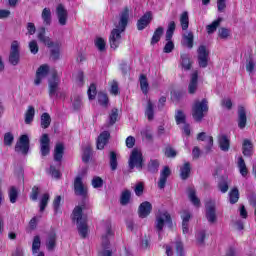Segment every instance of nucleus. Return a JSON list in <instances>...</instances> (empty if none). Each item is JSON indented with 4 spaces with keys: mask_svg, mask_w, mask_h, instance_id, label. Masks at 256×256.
Here are the masks:
<instances>
[{
    "mask_svg": "<svg viewBox=\"0 0 256 256\" xmlns=\"http://www.w3.org/2000/svg\"><path fill=\"white\" fill-rule=\"evenodd\" d=\"M49 125H51V115H49L47 112H44L41 115V127L42 129H49Z\"/></svg>",
    "mask_w": 256,
    "mask_h": 256,
    "instance_id": "obj_42",
    "label": "nucleus"
},
{
    "mask_svg": "<svg viewBox=\"0 0 256 256\" xmlns=\"http://www.w3.org/2000/svg\"><path fill=\"white\" fill-rule=\"evenodd\" d=\"M231 35V30L227 28H220L219 29V37L220 39H227Z\"/></svg>",
    "mask_w": 256,
    "mask_h": 256,
    "instance_id": "obj_61",
    "label": "nucleus"
},
{
    "mask_svg": "<svg viewBox=\"0 0 256 256\" xmlns=\"http://www.w3.org/2000/svg\"><path fill=\"white\" fill-rule=\"evenodd\" d=\"M193 32H186L182 36V45L188 47V49H193Z\"/></svg>",
    "mask_w": 256,
    "mask_h": 256,
    "instance_id": "obj_27",
    "label": "nucleus"
},
{
    "mask_svg": "<svg viewBox=\"0 0 256 256\" xmlns=\"http://www.w3.org/2000/svg\"><path fill=\"white\" fill-rule=\"evenodd\" d=\"M175 49V44H173V41H168L164 46V53H171Z\"/></svg>",
    "mask_w": 256,
    "mask_h": 256,
    "instance_id": "obj_64",
    "label": "nucleus"
},
{
    "mask_svg": "<svg viewBox=\"0 0 256 256\" xmlns=\"http://www.w3.org/2000/svg\"><path fill=\"white\" fill-rule=\"evenodd\" d=\"M119 119V110L117 108H113L109 114L108 125L113 126L117 123Z\"/></svg>",
    "mask_w": 256,
    "mask_h": 256,
    "instance_id": "obj_40",
    "label": "nucleus"
},
{
    "mask_svg": "<svg viewBox=\"0 0 256 256\" xmlns=\"http://www.w3.org/2000/svg\"><path fill=\"white\" fill-rule=\"evenodd\" d=\"M181 60L182 67L185 68L186 71H189V69H191V59L189 58V54H182Z\"/></svg>",
    "mask_w": 256,
    "mask_h": 256,
    "instance_id": "obj_46",
    "label": "nucleus"
},
{
    "mask_svg": "<svg viewBox=\"0 0 256 256\" xmlns=\"http://www.w3.org/2000/svg\"><path fill=\"white\" fill-rule=\"evenodd\" d=\"M57 247V234L55 231H50L46 238V249L48 251H55Z\"/></svg>",
    "mask_w": 256,
    "mask_h": 256,
    "instance_id": "obj_20",
    "label": "nucleus"
},
{
    "mask_svg": "<svg viewBox=\"0 0 256 256\" xmlns=\"http://www.w3.org/2000/svg\"><path fill=\"white\" fill-rule=\"evenodd\" d=\"M13 141H15V137L11 134V132H7L4 135V145L11 147V145H13Z\"/></svg>",
    "mask_w": 256,
    "mask_h": 256,
    "instance_id": "obj_55",
    "label": "nucleus"
},
{
    "mask_svg": "<svg viewBox=\"0 0 256 256\" xmlns=\"http://www.w3.org/2000/svg\"><path fill=\"white\" fill-rule=\"evenodd\" d=\"M130 201H131V191L124 190L120 196V204L129 205Z\"/></svg>",
    "mask_w": 256,
    "mask_h": 256,
    "instance_id": "obj_45",
    "label": "nucleus"
},
{
    "mask_svg": "<svg viewBox=\"0 0 256 256\" xmlns=\"http://www.w3.org/2000/svg\"><path fill=\"white\" fill-rule=\"evenodd\" d=\"M50 196L49 194H44L40 200V213H43L45 211V208L47 207V204L49 203Z\"/></svg>",
    "mask_w": 256,
    "mask_h": 256,
    "instance_id": "obj_51",
    "label": "nucleus"
},
{
    "mask_svg": "<svg viewBox=\"0 0 256 256\" xmlns=\"http://www.w3.org/2000/svg\"><path fill=\"white\" fill-rule=\"evenodd\" d=\"M42 20H43V25H45V27H49V25H51L53 19L51 16V8H44L42 10V14H41Z\"/></svg>",
    "mask_w": 256,
    "mask_h": 256,
    "instance_id": "obj_28",
    "label": "nucleus"
},
{
    "mask_svg": "<svg viewBox=\"0 0 256 256\" xmlns=\"http://www.w3.org/2000/svg\"><path fill=\"white\" fill-rule=\"evenodd\" d=\"M171 176V169L169 166H164L162 171L160 172V178L158 181L159 189H165V185H167V179Z\"/></svg>",
    "mask_w": 256,
    "mask_h": 256,
    "instance_id": "obj_18",
    "label": "nucleus"
},
{
    "mask_svg": "<svg viewBox=\"0 0 256 256\" xmlns=\"http://www.w3.org/2000/svg\"><path fill=\"white\" fill-rule=\"evenodd\" d=\"M155 106L151 100H148L145 110V116L147 117L148 121H153L155 117Z\"/></svg>",
    "mask_w": 256,
    "mask_h": 256,
    "instance_id": "obj_29",
    "label": "nucleus"
},
{
    "mask_svg": "<svg viewBox=\"0 0 256 256\" xmlns=\"http://www.w3.org/2000/svg\"><path fill=\"white\" fill-rule=\"evenodd\" d=\"M74 193L83 199H85L89 193L87 184L83 183V178L81 176H77L74 180Z\"/></svg>",
    "mask_w": 256,
    "mask_h": 256,
    "instance_id": "obj_8",
    "label": "nucleus"
},
{
    "mask_svg": "<svg viewBox=\"0 0 256 256\" xmlns=\"http://www.w3.org/2000/svg\"><path fill=\"white\" fill-rule=\"evenodd\" d=\"M45 27H41L38 31V40L40 43H43V45H46L49 49L56 45L58 42H53L49 36L46 35Z\"/></svg>",
    "mask_w": 256,
    "mask_h": 256,
    "instance_id": "obj_14",
    "label": "nucleus"
},
{
    "mask_svg": "<svg viewBox=\"0 0 256 256\" xmlns=\"http://www.w3.org/2000/svg\"><path fill=\"white\" fill-rule=\"evenodd\" d=\"M209 112V101L207 99L196 100L192 106V117L197 123H201Z\"/></svg>",
    "mask_w": 256,
    "mask_h": 256,
    "instance_id": "obj_4",
    "label": "nucleus"
},
{
    "mask_svg": "<svg viewBox=\"0 0 256 256\" xmlns=\"http://www.w3.org/2000/svg\"><path fill=\"white\" fill-rule=\"evenodd\" d=\"M51 139L49 134H43L40 138V153L42 157H47L51 153Z\"/></svg>",
    "mask_w": 256,
    "mask_h": 256,
    "instance_id": "obj_13",
    "label": "nucleus"
},
{
    "mask_svg": "<svg viewBox=\"0 0 256 256\" xmlns=\"http://www.w3.org/2000/svg\"><path fill=\"white\" fill-rule=\"evenodd\" d=\"M60 49L61 44H59V42L57 44H54L53 47H51L50 57L51 59H53V61H57L61 57Z\"/></svg>",
    "mask_w": 256,
    "mask_h": 256,
    "instance_id": "obj_36",
    "label": "nucleus"
},
{
    "mask_svg": "<svg viewBox=\"0 0 256 256\" xmlns=\"http://www.w3.org/2000/svg\"><path fill=\"white\" fill-rule=\"evenodd\" d=\"M89 159H91V146H87L84 149L83 155H82V161L84 163H89Z\"/></svg>",
    "mask_w": 256,
    "mask_h": 256,
    "instance_id": "obj_57",
    "label": "nucleus"
},
{
    "mask_svg": "<svg viewBox=\"0 0 256 256\" xmlns=\"http://www.w3.org/2000/svg\"><path fill=\"white\" fill-rule=\"evenodd\" d=\"M30 140L27 134L20 136L19 140L15 145L16 153H21V155H27L29 153Z\"/></svg>",
    "mask_w": 256,
    "mask_h": 256,
    "instance_id": "obj_9",
    "label": "nucleus"
},
{
    "mask_svg": "<svg viewBox=\"0 0 256 256\" xmlns=\"http://www.w3.org/2000/svg\"><path fill=\"white\" fill-rule=\"evenodd\" d=\"M218 147L224 152L227 153L231 149V140L228 135L219 134L217 137Z\"/></svg>",
    "mask_w": 256,
    "mask_h": 256,
    "instance_id": "obj_17",
    "label": "nucleus"
},
{
    "mask_svg": "<svg viewBox=\"0 0 256 256\" xmlns=\"http://www.w3.org/2000/svg\"><path fill=\"white\" fill-rule=\"evenodd\" d=\"M246 71H248V73H253V71H255V60H253L252 57L246 61Z\"/></svg>",
    "mask_w": 256,
    "mask_h": 256,
    "instance_id": "obj_58",
    "label": "nucleus"
},
{
    "mask_svg": "<svg viewBox=\"0 0 256 256\" xmlns=\"http://www.w3.org/2000/svg\"><path fill=\"white\" fill-rule=\"evenodd\" d=\"M163 33H164L163 27H158L154 31V34L152 36L151 45H155L156 43H159V41H161V37L163 36Z\"/></svg>",
    "mask_w": 256,
    "mask_h": 256,
    "instance_id": "obj_39",
    "label": "nucleus"
},
{
    "mask_svg": "<svg viewBox=\"0 0 256 256\" xmlns=\"http://www.w3.org/2000/svg\"><path fill=\"white\" fill-rule=\"evenodd\" d=\"M87 93L88 99H90V101H93V99L97 97V86H95V84H91Z\"/></svg>",
    "mask_w": 256,
    "mask_h": 256,
    "instance_id": "obj_54",
    "label": "nucleus"
},
{
    "mask_svg": "<svg viewBox=\"0 0 256 256\" xmlns=\"http://www.w3.org/2000/svg\"><path fill=\"white\" fill-rule=\"evenodd\" d=\"M165 225H171V214L166 210L158 211L156 214L155 227L159 232V237H161V231H163Z\"/></svg>",
    "mask_w": 256,
    "mask_h": 256,
    "instance_id": "obj_6",
    "label": "nucleus"
},
{
    "mask_svg": "<svg viewBox=\"0 0 256 256\" xmlns=\"http://www.w3.org/2000/svg\"><path fill=\"white\" fill-rule=\"evenodd\" d=\"M206 219L208 223H217V213L215 210V203H206Z\"/></svg>",
    "mask_w": 256,
    "mask_h": 256,
    "instance_id": "obj_16",
    "label": "nucleus"
},
{
    "mask_svg": "<svg viewBox=\"0 0 256 256\" xmlns=\"http://www.w3.org/2000/svg\"><path fill=\"white\" fill-rule=\"evenodd\" d=\"M197 141H206V153L213 149V136H207V133L201 132L197 135Z\"/></svg>",
    "mask_w": 256,
    "mask_h": 256,
    "instance_id": "obj_23",
    "label": "nucleus"
},
{
    "mask_svg": "<svg viewBox=\"0 0 256 256\" xmlns=\"http://www.w3.org/2000/svg\"><path fill=\"white\" fill-rule=\"evenodd\" d=\"M111 134L108 131L102 132L97 139V149L103 150L105 149V145L109 143V138Z\"/></svg>",
    "mask_w": 256,
    "mask_h": 256,
    "instance_id": "obj_22",
    "label": "nucleus"
},
{
    "mask_svg": "<svg viewBox=\"0 0 256 256\" xmlns=\"http://www.w3.org/2000/svg\"><path fill=\"white\" fill-rule=\"evenodd\" d=\"M65 154V146L63 143H57L54 148V161L61 163L63 155Z\"/></svg>",
    "mask_w": 256,
    "mask_h": 256,
    "instance_id": "obj_25",
    "label": "nucleus"
},
{
    "mask_svg": "<svg viewBox=\"0 0 256 256\" xmlns=\"http://www.w3.org/2000/svg\"><path fill=\"white\" fill-rule=\"evenodd\" d=\"M129 7H124L120 13L118 22L114 23L115 28L111 31L109 42L111 49H117L121 45V33L125 32L129 23Z\"/></svg>",
    "mask_w": 256,
    "mask_h": 256,
    "instance_id": "obj_1",
    "label": "nucleus"
},
{
    "mask_svg": "<svg viewBox=\"0 0 256 256\" xmlns=\"http://www.w3.org/2000/svg\"><path fill=\"white\" fill-rule=\"evenodd\" d=\"M104 234L102 235V250L99 252V256H111L113 251L109 249L111 243L109 242V237H113L114 233L111 229V221H106L103 223Z\"/></svg>",
    "mask_w": 256,
    "mask_h": 256,
    "instance_id": "obj_3",
    "label": "nucleus"
},
{
    "mask_svg": "<svg viewBox=\"0 0 256 256\" xmlns=\"http://www.w3.org/2000/svg\"><path fill=\"white\" fill-rule=\"evenodd\" d=\"M95 46L97 47L98 50L105 51V46H106L105 40L103 38H97L95 40Z\"/></svg>",
    "mask_w": 256,
    "mask_h": 256,
    "instance_id": "obj_60",
    "label": "nucleus"
},
{
    "mask_svg": "<svg viewBox=\"0 0 256 256\" xmlns=\"http://www.w3.org/2000/svg\"><path fill=\"white\" fill-rule=\"evenodd\" d=\"M159 165H160V162L158 159H151L148 162V166H147L149 173H157L159 171Z\"/></svg>",
    "mask_w": 256,
    "mask_h": 256,
    "instance_id": "obj_41",
    "label": "nucleus"
},
{
    "mask_svg": "<svg viewBox=\"0 0 256 256\" xmlns=\"http://www.w3.org/2000/svg\"><path fill=\"white\" fill-rule=\"evenodd\" d=\"M197 53L199 67L205 69V67L209 65V50H207V47L205 45H201L199 46Z\"/></svg>",
    "mask_w": 256,
    "mask_h": 256,
    "instance_id": "obj_12",
    "label": "nucleus"
},
{
    "mask_svg": "<svg viewBox=\"0 0 256 256\" xmlns=\"http://www.w3.org/2000/svg\"><path fill=\"white\" fill-rule=\"evenodd\" d=\"M238 169L240 172V175H242V177H247V165L245 164V160L243 159V157H239L238 158Z\"/></svg>",
    "mask_w": 256,
    "mask_h": 256,
    "instance_id": "obj_43",
    "label": "nucleus"
},
{
    "mask_svg": "<svg viewBox=\"0 0 256 256\" xmlns=\"http://www.w3.org/2000/svg\"><path fill=\"white\" fill-rule=\"evenodd\" d=\"M229 203L231 205H235L239 201V189L237 187H234L229 193Z\"/></svg>",
    "mask_w": 256,
    "mask_h": 256,
    "instance_id": "obj_35",
    "label": "nucleus"
},
{
    "mask_svg": "<svg viewBox=\"0 0 256 256\" xmlns=\"http://www.w3.org/2000/svg\"><path fill=\"white\" fill-rule=\"evenodd\" d=\"M128 167L130 169V173L133 172L134 167L141 171L143 169V154L138 149H133L128 160Z\"/></svg>",
    "mask_w": 256,
    "mask_h": 256,
    "instance_id": "obj_5",
    "label": "nucleus"
},
{
    "mask_svg": "<svg viewBox=\"0 0 256 256\" xmlns=\"http://www.w3.org/2000/svg\"><path fill=\"white\" fill-rule=\"evenodd\" d=\"M39 219H41V216H34L30 222H29V227L30 229L35 230L37 229V223H39Z\"/></svg>",
    "mask_w": 256,
    "mask_h": 256,
    "instance_id": "obj_62",
    "label": "nucleus"
},
{
    "mask_svg": "<svg viewBox=\"0 0 256 256\" xmlns=\"http://www.w3.org/2000/svg\"><path fill=\"white\" fill-rule=\"evenodd\" d=\"M39 249H41V238L39 236H35L32 243V253L35 255V253L39 252Z\"/></svg>",
    "mask_w": 256,
    "mask_h": 256,
    "instance_id": "obj_49",
    "label": "nucleus"
},
{
    "mask_svg": "<svg viewBox=\"0 0 256 256\" xmlns=\"http://www.w3.org/2000/svg\"><path fill=\"white\" fill-rule=\"evenodd\" d=\"M217 189L220 193H227L229 191V180L227 178H222L218 181Z\"/></svg>",
    "mask_w": 256,
    "mask_h": 256,
    "instance_id": "obj_37",
    "label": "nucleus"
},
{
    "mask_svg": "<svg viewBox=\"0 0 256 256\" xmlns=\"http://www.w3.org/2000/svg\"><path fill=\"white\" fill-rule=\"evenodd\" d=\"M61 83V79L57 75V72L55 71L52 74V77L48 80V91H49V97H59V84Z\"/></svg>",
    "mask_w": 256,
    "mask_h": 256,
    "instance_id": "obj_7",
    "label": "nucleus"
},
{
    "mask_svg": "<svg viewBox=\"0 0 256 256\" xmlns=\"http://www.w3.org/2000/svg\"><path fill=\"white\" fill-rule=\"evenodd\" d=\"M180 25L183 31H187L189 29V12L184 11L180 15Z\"/></svg>",
    "mask_w": 256,
    "mask_h": 256,
    "instance_id": "obj_31",
    "label": "nucleus"
},
{
    "mask_svg": "<svg viewBox=\"0 0 256 256\" xmlns=\"http://www.w3.org/2000/svg\"><path fill=\"white\" fill-rule=\"evenodd\" d=\"M17 197H19V193L17 192V188L12 186L9 191V198L11 203H17Z\"/></svg>",
    "mask_w": 256,
    "mask_h": 256,
    "instance_id": "obj_53",
    "label": "nucleus"
},
{
    "mask_svg": "<svg viewBox=\"0 0 256 256\" xmlns=\"http://www.w3.org/2000/svg\"><path fill=\"white\" fill-rule=\"evenodd\" d=\"M149 23H151V14L150 12H147L137 22L138 31H143V29H145Z\"/></svg>",
    "mask_w": 256,
    "mask_h": 256,
    "instance_id": "obj_26",
    "label": "nucleus"
},
{
    "mask_svg": "<svg viewBox=\"0 0 256 256\" xmlns=\"http://www.w3.org/2000/svg\"><path fill=\"white\" fill-rule=\"evenodd\" d=\"M98 102L102 107H107V104L109 103V97H107V94L103 92L98 93Z\"/></svg>",
    "mask_w": 256,
    "mask_h": 256,
    "instance_id": "obj_52",
    "label": "nucleus"
},
{
    "mask_svg": "<svg viewBox=\"0 0 256 256\" xmlns=\"http://www.w3.org/2000/svg\"><path fill=\"white\" fill-rule=\"evenodd\" d=\"M175 119H176L177 125H181V124L184 125L185 123H187L185 121L186 120L185 113H183V111H181V110H178L176 112Z\"/></svg>",
    "mask_w": 256,
    "mask_h": 256,
    "instance_id": "obj_50",
    "label": "nucleus"
},
{
    "mask_svg": "<svg viewBox=\"0 0 256 256\" xmlns=\"http://www.w3.org/2000/svg\"><path fill=\"white\" fill-rule=\"evenodd\" d=\"M72 107L75 111H79V109H81V107H83V102L81 101V96L76 95L73 97Z\"/></svg>",
    "mask_w": 256,
    "mask_h": 256,
    "instance_id": "obj_48",
    "label": "nucleus"
},
{
    "mask_svg": "<svg viewBox=\"0 0 256 256\" xmlns=\"http://www.w3.org/2000/svg\"><path fill=\"white\" fill-rule=\"evenodd\" d=\"M33 119H35V107L28 106V109L25 113V123H26V125H31V123H33Z\"/></svg>",
    "mask_w": 256,
    "mask_h": 256,
    "instance_id": "obj_32",
    "label": "nucleus"
},
{
    "mask_svg": "<svg viewBox=\"0 0 256 256\" xmlns=\"http://www.w3.org/2000/svg\"><path fill=\"white\" fill-rule=\"evenodd\" d=\"M29 49H30V53H32V55H37L39 53V45L37 44L36 40L30 41Z\"/></svg>",
    "mask_w": 256,
    "mask_h": 256,
    "instance_id": "obj_56",
    "label": "nucleus"
},
{
    "mask_svg": "<svg viewBox=\"0 0 256 256\" xmlns=\"http://www.w3.org/2000/svg\"><path fill=\"white\" fill-rule=\"evenodd\" d=\"M198 81H199V73L195 71L191 75L190 83L188 85V93H190V95H193L196 93L197 87H198Z\"/></svg>",
    "mask_w": 256,
    "mask_h": 256,
    "instance_id": "obj_21",
    "label": "nucleus"
},
{
    "mask_svg": "<svg viewBox=\"0 0 256 256\" xmlns=\"http://www.w3.org/2000/svg\"><path fill=\"white\" fill-rule=\"evenodd\" d=\"M243 155L245 157H251L252 152H253V144L251 143V141H249L248 139L244 140L243 142Z\"/></svg>",
    "mask_w": 256,
    "mask_h": 256,
    "instance_id": "obj_34",
    "label": "nucleus"
},
{
    "mask_svg": "<svg viewBox=\"0 0 256 256\" xmlns=\"http://www.w3.org/2000/svg\"><path fill=\"white\" fill-rule=\"evenodd\" d=\"M92 186L94 187V189H99L101 187H103V179H101V177H94L92 179Z\"/></svg>",
    "mask_w": 256,
    "mask_h": 256,
    "instance_id": "obj_59",
    "label": "nucleus"
},
{
    "mask_svg": "<svg viewBox=\"0 0 256 256\" xmlns=\"http://www.w3.org/2000/svg\"><path fill=\"white\" fill-rule=\"evenodd\" d=\"M38 197H39V187L34 186V187L32 188V192H31V195H30V199H31L32 201H37Z\"/></svg>",
    "mask_w": 256,
    "mask_h": 256,
    "instance_id": "obj_63",
    "label": "nucleus"
},
{
    "mask_svg": "<svg viewBox=\"0 0 256 256\" xmlns=\"http://www.w3.org/2000/svg\"><path fill=\"white\" fill-rule=\"evenodd\" d=\"M8 61L10 65H13L14 67L19 65V61H21V54L19 52V43L17 41H13L11 44Z\"/></svg>",
    "mask_w": 256,
    "mask_h": 256,
    "instance_id": "obj_10",
    "label": "nucleus"
},
{
    "mask_svg": "<svg viewBox=\"0 0 256 256\" xmlns=\"http://www.w3.org/2000/svg\"><path fill=\"white\" fill-rule=\"evenodd\" d=\"M110 169L111 171H117V153L111 151L110 152Z\"/></svg>",
    "mask_w": 256,
    "mask_h": 256,
    "instance_id": "obj_47",
    "label": "nucleus"
},
{
    "mask_svg": "<svg viewBox=\"0 0 256 256\" xmlns=\"http://www.w3.org/2000/svg\"><path fill=\"white\" fill-rule=\"evenodd\" d=\"M189 173H191V164L189 162L185 163L184 166L180 169V177L185 180L189 178Z\"/></svg>",
    "mask_w": 256,
    "mask_h": 256,
    "instance_id": "obj_44",
    "label": "nucleus"
},
{
    "mask_svg": "<svg viewBox=\"0 0 256 256\" xmlns=\"http://www.w3.org/2000/svg\"><path fill=\"white\" fill-rule=\"evenodd\" d=\"M221 21H223V18H218L217 20H214L210 25L206 26V31L208 35H211L217 31V27L221 25Z\"/></svg>",
    "mask_w": 256,
    "mask_h": 256,
    "instance_id": "obj_38",
    "label": "nucleus"
},
{
    "mask_svg": "<svg viewBox=\"0 0 256 256\" xmlns=\"http://www.w3.org/2000/svg\"><path fill=\"white\" fill-rule=\"evenodd\" d=\"M153 209V206L150 202H142L138 209V215L141 217V219H145V217H149L151 215V211Z\"/></svg>",
    "mask_w": 256,
    "mask_h": 256,
    "instance_id": "obj_19",
    "label": "nucleus"
},
{
    "mask_svg": "<svg viewBox=\"0 0 256 256\" xmlns=\"http://www.w3.org/2000/svg\"><path fill=\"white\" fill-rule=\"evenodd\" d=\"M49 75V65H41L36 71V78L34 80V85H41V82L45 77Z\"/></svg>",
    "mask_w": 256,
    "mask_h": 256,
    "instance_id": "obj_15",
    "label": "nucleus"
},
{
    "mask_svg": "<svg viewBox=\"0 0 256 256\" xmlns=\"http://www.w3.org/2000/svg\"><path fill=\"white\" fill-rule=\"evenodd\" d=\"M56 17L58 19L59 25L65 27L67 25V21H69V11L63 4H58L56 6Z\"/></svg>",
    "mask_w": 256,
    "mask_h": 256,
    "instance_id": "obj_11",
    "label": "nucleus"
},
{
    "mask_svg": "<svg viewBox=\"0 0 256 256\" xmlns=\"http://www.w3.org/2000/svg\"><path fill=\"white\" fill-rule=\"evenodd\" d=\"M187 193L191 203H193L195 207H199L201 205V200L197 198V192L194 190V188L189 187L187 189Z\"/></svg>",
    "mask_w": 256,
    "mask_h": 256,
    "instance_id": "obj_30",
    "label": "nucleus"
},
{
    "mask_svg": "<svg viewBox=\"0 0 256 256\" xmlns=\"http://www.w3.org/2000/svg\"><path fill=\"white\" fill-rule=\"evenodd\" d=\"M139 81L142 93H144V95H147V93H149V82L147 81V76H145V74H141L139 77Z\"/></svg>",
    "mask_w": 256,
    "mask_h": 256,
    "instance_id": "obj_33",
    "label": "nucleus"
},
{
    "mask_svg": "<svg viewBox=\"0 0 256 256\" xmlns=\"http://www.w3.org/2000/svg\"><path fill=\"white\" fill-rule=\"evenodd\" d=\"M83 209H85V205L74 208L72 221L76 222L79 235L82 239H85L87 233H89V226H87V216H83Z\"/></svg>",
    "mask_w": 256,
    "mask_h": 256,
    "instance_id": "obj_2",
    "label": "nucleus"
},
{
    "mask_svg": "<svg viewBox=\"0 0 256 256\" xmlns=\"http://www.w3.org/2000/svg\"><path fill=\"white\" fill-rule=\"evenodd\" d=\"M247 125V113L245 112V107H238V127L240 129H245Z\"/></svg>",
    "mask_w": 256,
    "mask_h": 256,
    "instance_id": "obj_24",
    "label": "nucleus"
}]
</instances>
